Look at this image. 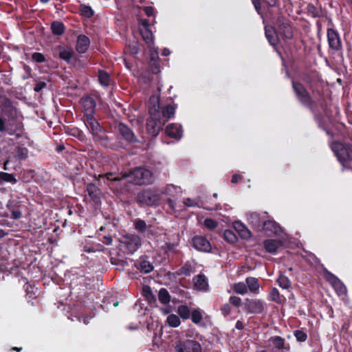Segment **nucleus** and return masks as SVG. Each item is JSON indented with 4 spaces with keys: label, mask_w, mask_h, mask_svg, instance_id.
<instances>
[{
    "label": "nucleus",
    "mask_w": 352,
    "mask_h": 352,
    "mask_svg": "<svg viewBox=\"0 0 352 352\" xmlns=\"http://www.w3.org/2000/svg\"><path fill=\"white\" fill-rule=\"evenodd\" d=\"M82 120L93 136L94 142H98L101 146L111 149L116 148V145L111 142V138L107 135V131L97 119L93 116L82 117Z\"/></svg>",
    "instance_id": "1"
},
{
    "label": "nucleus",
    "mask_w": 352,
    "mask_h": 352,
    "mask_svg": "<svg viewBox=\"0 0 352 352\" xmlns=\"http://www.w3.org/2000/svg\"><path fill=\"white\" fill-rule=\"evenodd\" d=\"M302 80L308 86L314 97L320 98L323 95V80L318 72L315 69L304 72Z\"/></svg>",
    "instance_id": "2"
},
{
    "label": "nucleus",
    "mask_w": 352,
    "mask_h": 352,
    "mask_svg": "<svg viewBox=\"0 0 352 352\" xmlns=\"http://www.w3.org/2000/svg\"><path fill=\"white\" fill-rule=\"evenodd\" d=\"M331 148L342 167L352 170V144L334 142Z\"/></svg>",
    "instance_id": "3"
},
{
    "label": "nucleus",
    "mask_w": 352,
    "mask_h": 352,
    "mask_svg": "<svg viewBox=\"0 0 352 352\" xmlns=\"http://www.w3.org/2000/svg\"><path fill=\"white\" fill-rule=\"evenodd\" d=\"M160 103L157 100V107L155 105L148 109V112L151 116L146 120V129L147 133L153 138H155L159 134L160 131L162 129V126L164 122H162L159 118Z\"/></svg>",
    "instance_id": "4"
},
{
    "label": "nucleus",
    "mask_w": 352,
    "mask_h": 352,
    "mask_svg": "<svg viewBox=\"0 0 352 352\" xmlns=\"http://www.w3.org/2000/svg\"><path fill=\"white\" fill-rule=\"evenodd\" d=\"M129 177V181L136 185H146L152 181V173L144 168L136 167L132 169L128 174L125 175Z\"/></svg>",
    "instance_id": "5"
},
{
    "label": "nucleus",
    "mask_w": 352,
    "mask_h": 352,
    "mask_svg": "<svg viewBox=\"0 0 352 352\" xmlns=\"http://www.w3.org/2000/svg\"><path fill=\"white\" fill-rule=\"evenodd\" d=\"M135 201L140 206H158L160 201V195L152 189H144L138 192Z\"/></svg>",
    "instance_id": "6"
},
{
    "label": "nucleus",
    "mask_w": 352,
    "mask_h": 352,
    "mask_svg": "<svg viewBox=\"0 0 352 352\" xmlns=\"http://www.w3.org/2000/svg\"><path fill=\"white\" fill-rule=\"evenodd\" d=\"M292 85L298 101L302 105L307 108H311V105L315 104V101L312 99L310 94L302 83L292 80Z\"/></svg>",
    "instance_id": "7"
},
{
    "label": "nucleus",
    "mask_w": 352,
    "mask_h": 352,
    "mask_svg": "<svg viewBox=\"0 0 352 352\" xmlns=\"http://www.w3.org/2000/svg\"><path fill=\"white\" fill-rule=\"evenodd\" d=\"M274 26L276 34H279L283 40H291L293 38V28L289 19L283 15H279L274 22Z\"/></svg>",
    "instance_id": "8"
},
{
    "label": "nucleus",
    "mask_w": 352,
    "mask_h": 352,
    "mask_svg": "<svg viewBox=\"0 0 352 352\" xmlns=\"http://www.w3.org/2000/svg\"><path fill=\"white\" fill-rule=\"evenodd\" d=\"M141 245L140 238L135 234H126L120 239V250L124 254H133Z\"/></svg>",
    "instance_id": "9"
},
{
    "label": "nucleus",
    "mask_w": 352,
    "mask_h": 352,
    "mask_svg": "<svg viewBox=\"0 0 352 352\" xmlns=\"http://www.w3.org/2000/svg\"><path fill=\"white\" fill-rule=\"evenodd\" d=\"M176 352H201V344L195 340H186L176 343L175 346Z\"/></svg>",
    "instance_id": "10"
},
{
    "label": "nucleus",
    "mask_w": 352,
    "mask_h": 352,
    "mask_svg": "<svg viewBox=\"0 0 352 352\" xmlns=\"http://www.w3.org/2000/svg\"><path fill=\"white\" fill-rule=\"evenodd\" d=\"M268 342L272 346V352H289L291 350L289 344L287 343L285 339L281 336H271Z\"/></svg>",
    "instance_id": "11"
},
{
    "label": "nucleus",
    "mask_w": 352,
    "mask_h": 352,
    "mask_svg": "<svg viewBox=\"0 0 352 352\" xmlns=\"http://www.w3.org/2000/svg\"><path fill=\"white\" fill-rule=\"evenodd\" d=\"M329 47L335 52L342 50V41L339 32L333 28H328L327 32Z\"/></svg>",
    "instance_id": "12"
},
{
    "label": "nucleus",
    "mask_w": 352,
    "mask_h": 352,
    "mask_svg": "<svg viewBox=\"0 0 352 352\" xmlns=\"http://www.w3.org/2000/svg\"><path fill=\"white\" fill-rule=\"evenodd\" d=\"M116 129L122 138L129 144H133L138 142V140L133 130L126 124L122 122H119L116 126Z\"/></svg>",
    "instance_id": "13"
},
{
    "label": "nucleus",
    "mask_w": 352,
    "mask_h": 352,
    "mask_svg": "<svg viewBox=\"0 0 352 352\" xmlns=\"http://www.w3.org/2000/svg\"><path fill=\"white\" fill-rule=\"evenodd\" d=\"M245 309L248 314H261L265 310V303L261 299L247 298L245 302Z\"/></svg>",
    "instance_id": "14"
},
{
    "label": "nucleus",
    "mask_w": 352,
    "mask_h": 352,
    "mask_svg": "<svg viewBox=\"0 0 352 352\" xmlns=\"http://www.w3.org/2000/svg\"><path fill=\"white\" fill-rule=\"evenodd\" d=\"M192 247L200 252H210L212 250V246L206 236L201 235H195L192 239Z\"/></svg>",
    "instance_id": "15"
},
{
    "label": "nucleus",
    "mask_w": 352,
    "mask_h": 352,
    "mask_svg": "<svg viewBox=\"0 0 352 352\" xmlns=\"http://www.w3.org/2000/svg\"><path fill=\"white\" fill-rule=\"evenodd\" d=\"M261 231H263L267 236H274L280 235L282 232V228L274 220H266Z\"/></svg>",
    "instance_id": "16"
},
{
    "label": "nucleus",
    "mask_w": 352,
    "mask_h": 352,
    "mask_svg": "<svg viewBox=\"0 0 352 352\" xmlns=\"http://www.w3.org/2000/svg\"><path fill=\"white\" fill-rule=\"evenodd\" d=\"M325 274L327 281L334 287L339 295L344 294L346 292L345 285L336 276L327 270H325Z\"/></svg>",
    "instance_id": "17"
},
{
    "label": "nucleus",
    "mask_w": 352,
    "mask_h": 352,
    "mask_svg": "<svg viewBox=\"0 0 352 352\" xmlns=\"http://www.w3.org/2000/svg\"><path fill=\"white\" fill-rule=\"evenodd\" d=\"M83 117L93 116L95 114L96 102L94 98L86 96L81 98Z\"/></svg>",
    "instance_id": "18"
},
{
    "label": "nucleus",
    "mask_w": 352,
    "mask_h": 352,
    "mask_svg": "<svg viewBox=\"0 0 352 352\" xmlns=\"http://www.w3.org/2000/svg\"><path fill=\"white\" fill-rule=\"evenodd\" d=\"M248 221L256 231L261 232L266 221L265 215L257 212H252L248 217Z\"/></svg>",
    "instance_id": "19"
},
{
    "label": "nucleus",
    "mask_w": 352,
    "mask_h": 352,
    "mask_svg": "<svg viewBox=\"0 0 352 352\" xmlns=\"http://www.w3.org/2000/svg\"><path fill=\"white\" fill-rule=\"evenodd\" d=\"M135 267L143 274H148L151 272L154 267L146 256H142L135 263Z\"/></svg>",
    "instance_id": "20"
},
{
    "label": "nucleus",
    "mask_w": 352,
    "mask_h": 352,
    "mask_svg": "<svg viewBox=\"0 0 352 352\" xmlns=\"http://www.w3.org/2000/svg\"><path fill=\"white\" fill-rule=\"evenodd\" d=\"M182 126L177 123L169 124L166 127V133L170 138L179 140L182 137Z\"/></svg>",
    "instance_id": "21"
},
{
    "label": "nucleus",
    "mask_w": 352,
    "mask_h": 352,
    "mask_svg": "<svg viewBox=\"0 0 352 352\" xmlns=\"http://www.w3.org/2000/svg\"><path fill=\"white\" fill-rule=\"evenodd\" d=\"M7 208L11 212V218L14 220H18L22 217V212L20 210L21 204L16 200L10 199L6 205Z\"/></svg>",
    "instance_id": "22"
},
{
    "label": "nucleus",
    "mask_w": 352,
    "mask_h": 352,
    "mask_svg": "<svg viewBox=\"0 0 352 352\" xmlns=\"http://www.w3.org/2000/svg\"><path fill=\"white\" fill-rule=\"evenodd\" d=\"M56 49L58 51L59 58L65 60L67 63H71L72 59L75 56V52L72 48L59 45L56 47Z\"/></svg>",
    "instance_id": "23"
},
{
    "label": "nucleus",
    "mask_w": 352,
    "mask_h": 352,
    "mask_svg": "<svg viewBox=\"0 0 352 352\" xmlns=\"http://www.w3.org/2000/svg\"><path fill=\"white\" fill-rule=\"evenodd\" d=\"M233 228L238 233L239 236L243 239H249L252 236L250 230L241 221H236L233 223Z\"/></svg>",
    "instance_id": "24"
},
{
    "label": "nucleus",
    "mask_w": 352,
    "mask_h": 352,
    "mask_svg": "<svg viewBox=\"0 0 352 352\" xmlns=\"http://www.w3.org/2000/svg\"><path fill=\"white\" fill-rule=\"evenodd\" d=\"M90 45L89 37L84 34H80L77 38L76 50L79 54L85 53Z\"/></svg>",
    "instance_id": "25"
},
{
    "label": "nucleus",
    "mask_w": 352,
    "mask_h": 352,
    "mask_svg": "<svg viewBox=\"0 0 352 352\" xmlns=\"http://www.w3.org/2000/svg\"><path fill=\"white\" fill-rule=\"evenodd\" d=\"M270 301L276 302L278 305H283L286 302V298L281 295L276 287H272L267 296Z\"/></svg>",
    "instance_id": "26"
},
{
    "label": "nucleus",
    "mask_w": 352,
    "mask_h": 352,
    "mask_svg": "<svg viewBox=\"0 0 352 352\" xmlns=\"http://www.w3.org/2000/svg\"><path fill=\"white\" fill-rule=\"evenodd\" d=\"M194 285L199 290H208L209 285L208 278L204 274H199L194 277Z\"/></svg>",
    "instance_id": "27"
},
{
    "label": "nucleus",
    "mask_w": 352,
    "mask_h": 352,
    "mask_svg": "<svg viewBox=\"0 0 352 352\" xmlns=\"http://www.w3.org/2000/svg\"><path fill=\"white\" fill-rule=\"evenodd\" d=\"M87 192L94 201L97 202L100 200L102 192L96 184L93 183L88 184L87 185Z\"/></svg>",
    "instance_id": "28"
},
{
    "label": "nucleus",
    "mask_w": 352,
    "mask_h": 352,
    "mask_svg": "<svg viewBox=\"0 0 352 352\" xmlns=\"http://www.w3.org/2000/svg\"><path fill=\"white\" fill-rule=\"evenodd\" d=\"M245 283L247 288L249 289L250 292L254 294H258L259 293L260 284L256 278L251 276L248 277L245 279Z\"/></svg>",
    "instance_id": "29"
},
{
    "label": "nucleus",
    "mask_w": 352,
    "mask_h": 352,
    "mask_svg": "<svg viewBox=\"0 0 352 352\" xmlns=\"http://www.w3.org/2000/svg\"><path fill=\"white\" fill-rule=\"evenodd\" d=\"M265 36L272 45H276L278 43V36L276 34V31L275 28L274 27H265Z\"/></svg>",
    "instance_id": "30"
},
{
    "label": "nucleus",
    "mask_w": 352,
    "mask_h": 352,
    "mask_svg": "<svg viewBox=\"0 0 352 352\" xmlns=\"http://www.w3.org/2000/svg\"><path fill=\"white\" fill-rule=\"evenodd\" d=\"M314 115V120L320 129H325L327 125L326 120L324 116L320 113L316 111L314 104L311 105V108H308Z\"/></svg>",
    "instance_id": "31"
},
{
    "label": "nucleus",
    "mask_w": 352,
    "mask_h": 352,
    "mask_svg": "<svg viewBox=\"0 0 352 352\" xmlns=\"http://www.w3.org/2000/svg\"><path fill=\"white\" fill-rule=\"evenodd\" d=\"M140 34L144 42L147 44L148 47L151 50L154 45V36L150 29H140Z\"/></svg>",
    "instance_id": "32"
},
{
    "label": "nucleus",
    "mask_w": 352,
    "mask_h": 352,
    "mask_svg": "<svg viewBox=\"0 0 352 352\" xmlns=\"http://www.w3.org/2000/svg\"><path fill=\"white\" fill-rule=\"evenodd\" d=\"M98 80L102 87H108L111 84V78L107 71L99 69L98 72Z\"/></svg>",
    "instance_id": "33"
},
{
    "label": "nucleus",
    "mask_w": 352,
    "mask_h": 352,
    "mask_svg": "<svg viewBox=\"0 0 352 352\" xmlns=\"http://www.w3.org/2000/svg\"><path fill=\"white\" fill-rule=\"evenodd\" d=\"M52 33L55 36H61L65 31L64 23L59 21H54L50 25Z\"/></svg>",
    "instance_id": "34"
},
{
    "label": "nucleus",
    "mask_w": 352,
    "mask_h": 352,
    "mask_svg": "<svg viewBox=\"0 0 352 352\" xmlns=\"http://www.w3.org/2000/svg\"><path fill=\"white\" fill-rule=\"evenodd\" d=\"M280 245V243L277 240L266 239L263 241L264 248L269 253H275Z\"/></svg>",
    "instance_id": "35"
},
{
    "label": "nucleus",
    "mask_w": 352,
    "mask_h": 352,
    "mask_svg": "<svg viewBox=\"0 0 352 352\" xmlns=\"http://www.w3.org/2000/svg\"><path fill=\"white\" fill-rule=\"evenodd\" d=\"M177 104H167L162 109V113L164 118L171 119L175 116Z\"/></svg>",
    "instance_id": "36"
},
{
    "label": "nucleus",
    "mask_w": 352,
    "mask_h": 352,
    "mask_svg": "<svg viewBox=\"0 0 352 352\" xmlns=\"http://www.w3.org/2000/svg\"><path fill=\"white\" fill-rule=\"evenodd\" d=\"M307 12L309 16L314 18L321 17L322 16V11L320 8H318L313 3H308L307 6Z\"/></svg>",
    "instance_id": "37"
},
{
    "label": "nucleus",
    "mask_w": 352,
    "mask_h": 352,
    "mask_svg": "<svg viewBox=\"0 0 352 352\" xmlns=\"http://www.w3.org/2000/svg\"><path fill=\"white\" fill-rule=\"evenodd\" d=\"M192 272H193V267H192V265L188 263H186L183 266H182L179 269H178L175 272V274L178 276H188L191 274V273Z\"/></svg>",
    "instance_id": "38"
},
{
    "label": "nucleus",
    "mask_w": 352,
    "mask_h": 352,
    "mask_svg": "<svg viewBox=\"0 0 352 352\" xmlns=\"http://www.w3.org/2000/svg\"><path fill=\"white\" fill-rule=\"evenodd\" d=\"M159 301L163 305H167L170 301V296L168 290L165 288H161L158 293Z\"/></svg>",
    "instance_id": "39"
},
{
    "label": "nucleus",
    "mask_w": 352,
    "mask_h": 352,
    "mask_svg": "<svg viewBox=\"0 0 352 352\" xmlns=\"http://www.w3.org/2000/svg\"><path fill=\"white\" fill-rule=\"evenodd\" d=\"M276 282L278 284L279 287H280L283 289H287L290 288L292 286V283L289 278L283 274H280L278 278L276 280Z\"/></svg>",
    "instance_id": "40"
},
{
    "label": "nucleus",
    "mask_w": 352,
    "mask_h": 352,
    "mask_svg": "<svg viewBox=\"0 0 352 352\" xmlns=\"http://www.w3.org/2000/svg\"><path fill=\"white\" fill-rule=\"evenodd\" d=\"M177 314L183 320L189 319L191 315L189 307L186 305H182L178 307Z\"/></svg>",
    "instance_id": "41"
},
{
    "label": "nucleus",
    "mask_w": 352,
    "mask_h": 352,
    "mask_svg": "<svg viewBox=\"0 0 352 352\" xmlns=\"http://www.w3.org/2000/svg\"><path fill=\"white\" fill-rule=\"evenodd\" d=\"M80 14L87 18H91L94 15V11L91 6L85 4H80L79 7Z\"/></svg>",
    "instance_id": "42"
},
{
    "label": "nucleus",
    "mask_w": 352,
    "mask_h": 352,
    "mask_svg": "<svg viewBox=\"0 0 352 352\" xmlns=\"http://www.w3.org/2000/svg\"><path fill=\"white\" fill-rule=\"evenodd\" d=\"M3 182L16 184L17 182V179L15 178L13 174L6 172H0V184H1Z\"/></svg>",
    "instance_id": "43"
},
{
    "label": "nucleus",
    "mask_w": 352,
    "mask_h": 352,
    "mask_svg": "<svg viewBox=\"0 0 352 352\" xmlns=\"http://www.w3.org/2000/svg\"><path fill=\"white\" fill-rule=\"evenodd\" d=\"M142 295L145 297V298L149 302L155 301V296L153 294L152 289L148 285H144L142 287Z\"/></svg>",
    "instance_id": "44"
},
{
    "label": "nucleus",
    "mask_w": 352,
    "mask_h": 352,
    "mask_svg": "<svg viewBox=\"0 0 352 352\" xmlns=\"http://www.w3.org/2000/svg\"><path fill=\"white\" fill-rule=\"evenodd\" d=\"M166 322L171 327H177L180 325L181 321L178 316L175 314H170L166 318Z\"/></svg>",
    "instance_id": "45"
},
{
    "label": "nucleus",
    "mask_w": 352,
    "mask_h": 352,
    "mask_svg": "<svg viewBox=\"0 0 352 352\" xmlns=\"http://www.w3.org/2000/svg\"><path fill=\"white\" fill-rule=\"evenodd\" d=\"M223 239L230 243H234L238 239L236 234L231 230H226L224 231Z\"/></svg>",
    "instance_id": "46"
},
{
    "label": "nucleus",
    "mask_w": 352,
    "mask_h": 352,
    "mask_svg": "<svg viewBox=\"0 0 352 352\" xmlns=\"http://www.w3.org/2000/svg\"><path fill=\"white\" fill-rule=\"evenodd\" d=\"M192 322L196 324H199L203 319L202 313L200 309H194L191 312L190 317Z\"/></svg>",
    "instance_id": "47"
},
{
    "label": "nucleus",
    "mask_w": 352,
    "mask_h": 352,
    "mask_svg": "<svg viewBox=\"0 0 352 352\" xmlns=\"http://www.w3.org/2000/svg\"><path fill=\"white\" fill-rule=\"evenodd\" d=\"M233 290L235 293L242 295L245 294L248 292L246 284L243 282L234 284Z\"/></svg>",
    "instance_id": "48"
},
{
    "label": "nucleus",
    "mask_w": 352,
    "mask_h": 352,
    "mask_svg": "<svg viewBox=\"0 0 352 352\" xmlns=\"http://www.w3.org/2000/svg\"><path fill=\"white\" fill-rule=\"evenodd\" d=\"M23 287L26 292V298L28 300L34 299L36 298L35 293L34 292V287L32 285L27 282L24 285Z\"/></svg>",
    "instance_id": "49"
},
{
    "label": "nucleus",
    "mask_w": 352,
    "mask_h": 352,
    "mask_svg": "<svg viewBox=\"0 0 352 352\" xmlns=\"http://www.w3.org/2000/svg\"><path fill=\"white\" fill-rule=\"evenodd\" d=\"M129 52L133 55L138 54L140 50V44L138 41H133L126 46Z\"/></svg>",
    "instance_id": "50"
},
{
    "label": "nucleus",
    "mask_w": 352,
    "mask_h": 352,
    "mask_svg": "<svg viewBox=\"0 0 352 352\" xmlns=\"http://www.w3.org/2000/svg\"><path fill=\"white\" fill-rule=\"evenodd\" d=\"M293 334L296 340L299 342H304L307 339V334L302 330L297 329L294 331Z\"/></svg>",
    "instance_id": "51"
},
{
    "label": "nucleus",
    "mask_w": 352,
    "mask_h": 352,
    "mask_svg": "<svg viewBox=\"0 0 352 352\" xmlns=\"http://www.w3.org/2000/svg\"><path fill=\"white\" fill-rule=\"evenodd\" d=\"M16 157L19 160H25L28 157V150L25 147H17Z\"/></svg>",
    "instance_id": "52"
},
{
    "label": "nucleus",
    "mask_w": 352,
    "mask_h": 352,
    "mask_svg": "<svg viewBox=\"0 0 352 352\" xmlns=\"http://www.w3.org/2000/svg\"><path fill=\"white\" fill-rule=\"evenodd\" d=\"M134 226L135 230H137L139 232H144L146 230V222L142 219H137L134 223Z\"/></svg>",
    "instance_id": "53"
},
{
    "label": "nucleus",
    "mask_w": 352,
    "mask_h": 352,
    "mask_svg": "<svg viewBox=\"0 0 352 352\" xmlns=\"http://www.w3.org/2000/svg\"><path fill=\"white\" fill-rule=\"evenodd\" d=\"M204 224L210 230H214L218 226V223L211 218H206L204 220Z\"/></svg>",
    "instance_id": "54"
},
{
    "label": "nucleus",
    "mask_w": 352,
    "mask_h": 352,
    "mask_svg": "<svg viewBox=\"0 0 352 352\" xmlns=\"http://www.w3.org/2000/svg\"><path fill=\"white\" fill-rule=\"evenodd\" d=\"M32 59L38 63H42L46 61L45 56L40 52H34L32 54Z\"/></svg>",
    "instance_id": "55"
},
{
    "label": "nucleus",
    "mask_w": 352,
    "mask_h": 352,
    "mask_svg": "<svg viewBox=\"0 0 352 352\" xmlns=\"http://www.w3.org/2000/svg\"><path fill=\"white\" fill-rule=\"evenodd\" d=\"M22 133H23V125L21 124H17L15 130H14V131L10 130L8 131V134H10V135L16 134L17 138H20L21 136Z\"/></svg>",
    "instance_id": "56"
},
{
    "label": "nucleus",
    "mask_w": 352,
    "mask_h": 352,
    "mask_svg": "<svg viewBox=\"0 0 352 352\" xmlns=\"http://www.w3.org/2000/svg\"><path fill=\"white\" fill-rule=\"evenodd\" d=\"M100 177H105L107 180L111 182H118L120 181V178L118 177H115L114 173H107L105 175H100Z\"/></svg>",
    "instance_id": "57"
},
{
    "label": "nucleus",
    "mask_w": 352,
    "mask_h": 352,
    "mask_svg": "<svg viewBox=\"0 0 352 352\" xmlns=\"http://www.w3.org/2000/svg\"><path fill=\"white\" fill-rule=\"evenodd\" d=\"M231 309H232L231 306L228 303L224 304L223 305L221 306V307L220 309L221 314L224 316H227L230 315L231 314Z\"/></svg>",
    "instance_id": "58"
},
{
    "label": "nucleus",
    "mask_w": 352,
    "mask_h": 352,
    "mask_svg": "<svg viewBox=\"0 0 352 352\" xmlns=\"http://www.w3.org/2000/svg\"><path fill=\"white\" fill-rule=\"evenodd\" d=\"M99 239L105 245H109L112 243V237L111 235H102L100 236H98Z\"/></svg>",
    "instance_id": "59"
},
{
    "label": "nucleus",
    "mask_w": 352,
    "mask_h": 352,
    "mask_svg": "<svg viewBox=\"0 0 352 352\" xmlns=\"http://www.w3.org/2000/svg\"><path fill=\"white\" fill-rule=\"evenodd\" d=\"M230 303L235 307H239L241 305V298L236 296H232L230 297L229 299Z\"/></svg>",
    "instance_id": "60"
},
{
    "label": "nucleus",
    "mask_w": 352,
    "mask_h": 352,
    "mask_svg": "<svg viewBox=\"0 0 352 352\" xmlns=\"http://www.w3.org/2000/svg\"><path fill=\"white\" fill-rule=\"evenodd\" d=\"M184 204L187 207L198 206V203L194 199L190 198H186L184 199Z\"/></svg>",
    "instance_id": "61"
},
{
    "label": "nucleus",
    "mask_w": 352,
    "mask_h": 352,
    "mask_svg": "<svg viewBox=\"0 0 352 352\" xmlns=\"http://www.w3.org/2000/svg\"><path fill=\"white\" fill-rule=\"evenodd\" d=\"M46 86H47V84L45 82L40 81V82H36L35 84L34 87V90L36 92H39L43 88H45Z\"/></svg>",
    "instance_id": "62"
},
{
    "label": "nucleus",
    "mask_w": 352,
    "mask_h": 352,
    "mask_svg": "<svg viewBox=\"0 0 352 352\" xmlns=\"http://www.w3.org/2000/svg\"><path fill=\"white\" fill-rule=\"evenodd\" d=\"M146 15L148 17L152 16L154 14V8L152 6H146L144 8Z\"/></svg>",
    "instance_id": "63"
},
{
    "label": "nucleus",
    "mask_w": 352,
    "mask_h": 352,
    "mask_svg": "<svg viewBox=\"0 0 352 352\" xmlns=\"http://www.w3.org/2000/svg\"><path fill=\"white\" fill-rule=\"evenodd\" d=\"M243 179V176L240 174H234L232 177L231 182L232 184H237Z\"/></svg>",
    "instance_id": "64"
}]
</instances>
